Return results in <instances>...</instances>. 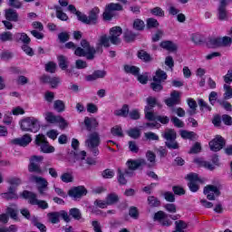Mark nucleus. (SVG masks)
Here are the masks:
<instances>
[{
	"label": "nucleus",
	"mask_w": 232,
	"mask_h": 232,
	"mask_svg": "<svg viewBox=\"0 0 232 232\" xmlns=\"http://www.w3.org/2000/svg\"><path fill=\"white\" fill-rule=\"evenodd\" d=\"M68 10L71 14H74V15L77 16L78 21H81L83 24H89L92 26L99 24V14H101V9L97 6L90 10L88 15L82 14V12L78 11L73 5H69Z\"/></svg>",
	"instance_id": "f257e3e1"
},
{
	"label": "nucleus",
	"mask_w": 232,
	"mask_h": 232,
	"mask_svg": "<svg viewBox=\"0 0 232 232\" xmlns=\"http://www.w3.org/2000/svg\"><path fill=\"white\" fill-rule=\"evenodd\" d=\"M152 220L161 227H171L173 226L172 220H179V215H168L163 210H159L153 214Z\"/></svg>",
	"instance_id": "f03ea898"
},
{
	"label": "nucleus",
	"mask_w": 232,
	"mask_h": 232,
	"mask_svg": "<svg viewBox=\"0 0 232 232\" xmlns=\"http://www.w3.org/2000/svg\"><path fill=\"white\" fill-rule=\"evenodd\" d=\"M20 197L24 198V200H28L31 206H38L41 209H48V202L45 200L37 199V194L29 190H24Z\"/></svg>",
	"instance_id": "7ed1b4c3"
},
{
	"label": "nucleus",
	"mask_w": 232,
	"mask_h": 232,
	"mask_svg": "<svg viewBox=\"0 0 232 232\" xmlns=\"http://www.w3.org/2000/svg\"><path fill=\"white\" fill-rule=\"evenodd\" d=\"M20 128L22 131H30L31 133H37L41 129L39 125V120L34 117H27L21 121Z\"/></svg>",
	"instance_id": "20e7f679"
},
{
	"label": "nucleus",
	"mask_w": 232,
	"mask_h": 232,
	"mask_svg": "<svg viewBox=\"0 0 232 232\" xmlns=\"http://www.w3.org/2000/svg\"><path fill=\"white\" fill-rule=\"evenodd\" d=\"M163 139H165V146L169 150H179V142H177V131L173 129H167L162 134Z\"/></svg>",
	"instance_id": "39448f33"
},
{
	"label": "nucleus",
	"mask_w": 232,
	"mask_h": 232,
	"mask_svg": "<svg viewBox=\"0 0 232 232\" xmlns=\"http://www.w3.org/2000/svg\"><path fill=\"white\" fill-rule=\"evenodd\" d=\"M148 164L146 162V160L144 159H139V160H129L126 162V166L128 169H125V174L129 175L131 177L133 175V172L131 171H137V169H140V168H144Z\"/></svg>",
	"instance_id": "423d86ee"
},
{
	"label": "nucleus",
	"mask_w": 232,
	"mask_h": 232,
	"mask_svg": "<svg viewBox=\"0 0 232 232\" xmlns=\"http://www.w3.org/2000/svg\"><path fill=\"white\" fill-rule=\"evenodd\" d=\"M186 179L188 180V189H190L192 193H197V191L200 189V186L197 183L202 182V179L198 177V174L190 172L187 175Z\"/></svg>",
	"instance_id": "0eeeda50"
},
{
	"label": "nucleus",
	"mask_w": 232,
	"mask_h": 232,
	"mask_svg": "<svg viewBox=\"0 0 232 232\" xmlns=\"http://www.w3.org/2000/svg\"><path fill=\"white\" fill-rule=\"evenodd\" d=\"M44 160V157L43 156H33L31 158V162L28 165V171L30 173H37L38 175H43L44 171L43 169H41V165L35 163V162H43Z\"/></svg>",
	"instance_id": "6e6552de"
},
{
	"label": "nucleus",
	"mask_w": 232,
	"mask_h": 232,
	"mask_svg": "<svg viewBox=\"0 0 232 232\" xmlns=\"http://www.w3.org/2000/svg\"><path fill=\"white\" fill-rule=\"evenodd\" d=\"M123 7L121 4L111 3L106 5L105 12L103 13V19L105 21H111L113 14L111 12H122Z\"/></svg>",
	"instance_id": "1a4fd4ad"
},
{
	"label": "nucleus",
	"mask_w": 232,
	"mask_h": 232,
	"mask_svg": "<svg viewBox=\"0 0 232 232\" xmlns=\"http://www.w3.org/2000/svg\"><path fill=\"white\" fill-rule=\"evenodd\" d=\"M211 151H220L226 148V140L221 135H216L215 138L208 142Z\"/></svg>",
	"instance_id": "9d476101"
},
{
	"label": "nucleus",
	"mask_w": 232,
	"mask_h": 232,
	"mask_svg": "<svg viewBox=\"0 0 232 232\" xmlns=\"http://www.w3.org/2000/svg\"><path fill=\"white\" fill-rule=\"evenodd\" d=\"M88 195V189L84 186H77L72 187L68 190V196L73 200H77V198H82V197H86Z\"/></svg>",
	"instance_id": "9b49d317"
},
{
	"label": "nucleus",
	"mask_w": 232,
	"mask_h": 232,
	"mask_svg": "<svg viewBox=\"0 0 232 232\" xmlns=\"http://www.w3.org/2000/svg\"><path fill=\"white\" fill-rule=\"evenodd\" d=\"M33 180L37 184V191L39 195L44 197L46 191H48V180L39 176H33Z\"/></svg>",
	"instance_id": "f8f14e48"
},
{
	"label": "nucleus",
	"mask_w": 232,
	"mask_h": 232,
	"mask_svg": "<svg viewBox=\"0 0 232 232\" xmlns=\"http://www.w3.org/2000/svg\"><path fill=\"white\" fill-rule=\"evenodd\" d=\"M110 41L111 44L118 45L121 44V35H122V27L114 26L110 29Z\"/></svg>",
	"instance_id": "ddd939ff"
},
{
	"label": "nucleus",
	"mask_w": 232,
	"mask_h": 232,
	"mask_svg": "<svg viewBox=\"0 0 232 232\" xmlns=\"http://www.w3.org/2000/svg\"><path fill=\"white\" fill-rule=\"evenodd\" d=\"M204 195H207L208 200H215L216 197H220V189L215 185H207L203 189Z\"/></svg>",
	"instance_id": "4468645a"
},
{
	"label": "nucleus",
	"mask_w": 232,
	"mask_h": 232,
	"mask_svg": "<svg viewBox=\"0 0 232 232\" xmlns=\"http://www.w3.org/2000/svg\"><path fill=\"white\" fill-rule=\"evenodd\" d=\"M40 81L44 84H50L53 90L59 88V84H61V78L55 76L51 77L45 74L40 78Z\"/></svg>",
	"instance_id": "2eb2a0df"
},
{
	"label": "nucleus",
	"mask_w": 232,
	"mask_h": 232,
	"mask_svg": "<svg viewBox=\"0 0 232 232\" xmlns=\"http://www.w3.org/2000/svg\"><path fill=\"white\" fill-rule=\"evenodd\" d=\"M101 145V136H99V132L94 131L89 134L88 139L85 140V146L89 148H99Z\"/></svg>",
	"instance_id": "dca6fc26"
},
{
	"label": "nucleus",
	"mask_w": 232,
	"mask_h": 232,
	"mask_svg": "<svg viewBox=\"0 0 232 232\" xmlns=\"http://www.w3.org/2000/svg\"><path fill=\"white\" fill-rule=\"evenodd\" d=\"M32 142V135L24 134L21 138H15L11 140V144L14 146H20L21 148H26Z\"/></svg>",
	"instance_id": "f3484780"
},
{
	"label": "nucleus",
	"mask_w": 232,
	"mask_h": 232,
	"mask_svg": "<svg viewBox=\"0 0 232 232\" xmlns=\"http://www.w3.org/2000/svg\"><path fill=\"white\" fill-rule=\"evenodd\" d=\"M81 46L85 52H87V59L89 61H92V59H95V48L90 45V42H88V40L82 39L81 41Z\"/></svg>",
	"instance_id": "a211bd4d"
},
{
	"label": "nucleus",
	"mask_w": 232,
	"mask_h": 232,
	"mask_svg": "<svg viewBox=\"0 0 232 232\" xmlns=\"http://www.w3.org/2000/svg\"><path fill=\"white\" fill-rule=\"evenodd\" d=\"M227 0H221L218 8V17L219 21H226L227 19Z\"/></svg>",
	"instance_id": "6ab92c4d"
},
{
	"label": "nucleus",
	"mask_w": 232,
	"mask_h": 232,
	"mask_svg": "<svg viewBox=\"0 0 232 232\" xmlns=\"http://www.w3.org/2000/svg\"><path fill=\"white\" fill-rule=\"evenodd\" d=\"M83 124L87 131H92V130H97V128H99V121L96 118H90L86 116L84 118Z\"/></svg>",
	"instance_id": "aec40b11"
},
{
	"label": "nucleus",
	"mask_w": 232,
	"mask_h": 232,
	"mask_svg": "<svg viewBox=\"0 0 232 232\" xmlns=\"http://www.w3.org/2000/svg\"><path fill=\"white\" fill-rule=\"evenodd\" d=\"M160 47L167 52L174 53L179 50V46L171 40H164L160 43Z\"/></svg>",
	"instance_id": "412c9836"
},
{
	"label": "nucleus",
	"mask_w": 232,
	"mask_h": 232,
	"mask_svg": "<svg viewBox=\"0 0 232 232\" xmlns=\"http://www.w3.org/2000/svg\"><path fill=\"white\" fill-rule=\"evenodd\" d=\"M5 18L6 21L17 23L19 21V14L14 8H7L5 10Z\"/></svg>",
	"instance_id": "4be33fe9"
},
{
	"label": "nucleus",
	"mask_w": 232,
	"mask_h": 232,
	"mask_svg": "<svg viewBox=\"0 0 232 232\" xmlns=\"http://www.w3.org/2000/svg\"><path fill=\"white\" fill-rule=\"evenodd\" d=\"M104 77H106V71L96 70L92 74L87 75L85 80L88 82H93V81H97V79H104Z\"/></svg>",
	"instance_id": "5701e85b"
},
{
	"label": "nucleus",
	"mask_w": 232,
	"mask_h": 232,
	"mask_svg": "<svg viewBox=\"0 0 232 232\" xmlns=\"http://www.w3.org/2000/svg\"><path fill=\"white\" fill-rule=\"evenodd\" d=\"M194 163L197 164L198 168H205V169H208L209 171H213L215 169V166L213 164L209 161L204 160L202 158L195 159Z\"/></svg>",
	"instance_id": "b1692460"
},
{
	"label": "nucleus",
	"mask_w": 232,
	"mask_h": 232,
	"mask_svg": "<svg viewBox=\"0 0 232 232\" xmlns=\"http://www.w3.org/2000/svg\"><path fill=\"white\" fill-rule=\"evenodd\" d=\"M69 157L73 162H77V160H85L86 152L85 150H82L80 152H78V150H71L69 152Z\"/></svg>",
	"instance_id": "393cba45"
},
{
	"label": "nucleus",
	"mask_w": 232,
	"mask_h": 232,
	"mask_svg": "<svg viewBox=\"0 0 232 232\" xmlns=\"http://www.w3.org/2000/svg\"><path fill=\"white\" fill-rule=\"evenodd\" d=\"M168 79V73L162 71V69H158L155 72V75L152 78L154 82H164Z\"/></svg>",
	"instance_id": "a878e982"
},
{
	"label": "nucleus",
	"mask_w": 232,
	"mask_h": 232,
	"mask_svg": "<svg viewBox=\"0 0 232 232\" xmlns=\"http://www.w3.org/2000/svg\"><path fill=\"white\" fill-rule=\"evenodd\" d=\"M137 57L143 63H151V61H153L151 54L142 49L137 52Z\"/></svg>",
	"instance_id": "bb28decb"
},
{
	"label": "nucleus",
	"mask_w": 232,
	"mask_h": 232,
	"mask_svg": "<svg viewBox=\"0 0 232 232\" xmlns=\"http://www.w3.org/2000/svg\"><path fill=\"white\" fill-rule=\"evenodd\" d=\"M59 68L62 69L63 72L67 70L70 63L68 62V58L63 54L57 57Z\"/></svg>",
	"instance_id": "cd10ccee"
},
{
	"label": "nucleus",
	"mask_w": 232,
	"mask_h": 232,
	"mask_svg": "<svg viewBox=\"0 0 232 232\" xmlns=\"http://www.w3.org/2000/svg\"><path fill=\"white\" fill-rule=\"evenodd\" d=\"M130 114V105L128 104H123L121 109L117 110L114 111V115H116V117H128V115Z\"/></svg>",
	"instance_id": "c85d7f7f"
},
{
	"label": "nucleus",
	"mask_w": 232,
	"mask_h": 232,
	"mask_svg": "<svg viewBox=\"0 0 232 232\" xmlns=\"http://www.w3.org/2000/svg\"><path fill=\"white\" fill-rule=\"evenodd\" d=\"M123 70L125 73H131V75L137 76L139 73H140V68L135 66V65H128L125 64L123 66Z\"/></svg>",
	"instance_id": "c756f323"
},
{
	"label": "nucleus",
	"mask_w": 232,
	"mask_h": 232,
	"mask_svg": "<svg viewBox=\"0 0 232 232\" xmlns=\"http://www.w3.org/2000/svg\"><path fill=\"white\" fill-rule=\"evenodd\" d=\"M206 46L213 49V48H220V37L218 38H208L206 42Z\"/></svg>",
	"instance_id": "7c9ffc66"
},
{
	"label": "nucleus",
	"mask_w": 232,
	"mask_h": 232,
	"mask_svg": "<svg viewBox=\"0 0 232 232\" xmlns=\"http://www.w3.org/2000/svg\"><path fill=\"white\" fill-rule=\"evenodd\" d=\"M147 105L145 106L144 111H151L155 106H157V98L149 96L146 100Z\"/></svg>",
	"instance_id": "2f4dec72"
},
{
	"label": "nucleus",
	"mask_w": 232,
	"mask_h": 232,
	"mask_svg": "<svg viewBox=\"0 0 232 232\" xmlns=\"http://www.w3.org/2000/svg\"><path fill=\"white\" fill-rule=\"evenodd\" d=\"M15 37L17 43H19V41L24 43V44H30V43H32V39L28 37V34H26V33H18L15 34Z\"/></svg>",
	"instance_id": "473e14b6"
},
{
	"label": "nucleus",
	"mask_w": 232,
	"mask_h": 232,
	"mask_svg": "<svg viewBox=\"0 0 232 232\" xmlns=\"http://www.w3.org/2000/svg\"><path fill=\"white\" fill-rule=\"evenodd\" d=\"M133 30L136 32H143L144 28H146V24L139 18L135 19L132 24Z\"/></svg>",
	"instance_id": "72a5a7b5"
},
{
	"label": "nucleus",
	"mask_w": 232,
	"mask_h": 232,
	"mask_svg": "<svg viewBox=\"0 0 232 232\" xmlns=\"http://www.w3.org/2000/svg\"><path fill=\"white\" fill-rule=\"evenodd\" d=\"M198 104L200 111H213V108L202 98L198 99Z\"/></svg>",
	"instance_id": "f704fd0d"
},
{
	"label": "nucleus",
	"mask_w": 232,
	"mask_h": 232,
	"mask_svg": "<svg viewBox=\"0 0 232 232\" xmlns=\"http://www.w3.org/2000/svg\"><path fill=\"white\" fill-rule=\"evenodd\" d=\"M46 142H48V140L44 134L40 133L35 136L34 144L35 146H38V148H41Z\"/></svg>",
	"instance_id": "c9c22d12"
},
{
	"label": "nucleus",
	"mask_w": 232,
	"mask_h": 232,
	"mask_svg": "<svg viewBox=\"0 0 232 232\" xmlns=\"http://www.w3.org/2000/svg\"><path fill=\"white\" fill-rule=\"evenodd\" d=\"M147 202L150 208H160V200L155 196H149Z\"/></svg>",
	"instance_id": "e433bc0d"
},
{
	"label": "nucleus",
	"mask_w": 232,
	"mask_h": 232,
	"mask_svg": "<svg viewBox=\"0 0 232 232\" xmlns=\"http://www.w3.org/2000/svg\"><path fill=\"white\" fill-rule=\"evenodd\" d=\"M53 108L58 113H63L66 110V104L63 100H56L54 101Z\"/></svg>",
	"instance_id": "4c0bfd02"
},
{
	"label": "nucleus",
	"mask_w": 232,
	"mask_h": 232,
	"mask_svg": "<svg viewBox=\"0 0 232 232\" xmlns=\"http://www.w3.org/2000/svg\"><path fill=\"white\" fill-rule=\"evenodd\" d=\"M175 230L172 232H184V229H188V223L184 220L175 221Z\"/></svg>",
	"instance_id": "58836bf2"
},
{
	"label": "nucleus",
	"mask_w": 232,
	"mask_h": 232,
	"mask_svg": "<svg viewBox=\"0 0 232 232\" xmlns=\"http://www.w3.org/2000/svg\"><path fill=\"white\" fill-rule=\"evenodd\" d=\"M188 105L190 108L191 111H188V115H195V113H197V108H198V104L197 102L195 100H193V98H188L187 100Z\"/></svg>",
	"instance_id": "ea45409f"
},
{
	"label": "nucleus",
	"mask_w": 232,
	"mask_h": 232,
	"mask_svg": "<svg viewBox=\"0 0 232 232\" xmlns=\"http://www.w3.org/2000/svg\"><path fill=\"white\" fill-rule=\"evenodd\" d=\"M108 206H113V204H117L119 202V196L115 193H110L105 198Z\"/></svg>",
	"instance_id": "a19ab883"
},
{
	"label": "nucleus",
	"mask_w": 232,
	"mask_h": 232,
	"mask_svg": "<svg viewBox=\"0 0 232 232\" xmlns=\"http://www.w3.org/2000/svg\"><path fill=\"white\" fill-rule=\"evenodd\" d=\"M40 151L42 153H53L55 151V148L50 145L49 141H46L40 147Z\"/></svg>",
	"instance_id": "79ce46f5"
},
{
	"label": "nucleus",
	"mask_w": 232,
	"mask_h": 232,
	"mask_svg": "<svg viewBox=\"0 0 232 232\" xmlns=\"http://www.w3.org/2000/svg\"><path fill=\"white\" fill-rule=\"evenodd\" d=\"M0 197L5 200H18L19 195L17 193H11V192H3L0 194Z\"/></svg>",
	"instance_id": "37998d69"
},
{
	"label": "nucleus",
	"mask_w": 232,
	"mask_h": 232,
	"mask_svg": "<svg viewBox=\"0 0 232 232\" xmlns=\"http://www.w3.org/2000/svg\"><path fill=\"white\" fill-rule=\"evenodd\" d=\"M6 213H7V215H9V217H10V218H12V220H15V222H19V217H18L19 210L18 209H14V208L8 207L6 208Z\"/></svg>",
	"instance_id": "c03bdc74"
},
{
	"label": "nucleus",
	"mask_w": 232,
	"mask_h": 232,
	"mask_svg": "<svg viewBox=\"0 0 232 232\" xmlns=\"http://www.w3.org/2000/svg\"><path fill=\"white\" fill-rule=\"evenodd\" d=\"M56 10V17L57 19H59L60 21H68V19H70L68 17V14H66V13L63 12V7L61 6H56L55 7Z\"/></svg>",
	"instance_id": "a18cd8bd"
},
{
	"label": "nucleus",
	"mask_w": 232,
	"mask_h": 232,
	"mask_svg": "<svg viewBox=\"0 0 232 232\" xmlns=\"http://www.w3.org/2000/svg\"><path fill=\"white\" fill-rule=\"evenodd\" d=\"M137 35H139L137 33H134L133 31H128L124 34V41L125 43H133L135 39H137Z\"/></svg>",
	"instance_id": "49530a36"
},
{
	"label": "nucleus",
	"mask_w": 232,
	"mask_h": 232,
	"mask_svg": "<svg viewBox=\"0 0 232 232\" xmlns=\"http://www.w3.org/2000/svg\"><path fill=\"white\" fill-rule=\"evenodd\" d=\"M180 137H181V139H188V140H195V139L197 137V133H195L194 131L181 130Z\"/></svg>",
	"instance_id": "de8ad7c7"
},
{
	"label": "nucleus",
	"mask_w": 232,
	"mask_h": 232,
	"mask_svg": "<svg viewBox=\"0 0 232 232\" xmlns=\"http://www.w3.org/2000/svg\"><path fill=\"white\" fill-rule=\"evenodd\" d=\"M7 184L14 187V188H19L23 184V179H21L18 177H10L7 179Z\"/></svg>",
	"instance_id": "09e8293b"
},
{
	"label": "nucleus",
	"mask_w": 232,
	"mask_h": 232,
	"mask_svg": "<svg viewBox=\"0 0 232 232\" xmlns=\"http://www.w3.org/2000/svg\"><path fill=\"white\" fill-rule=\"evenodd\" d=\"M51 224H59L61 222V214L59 212H51L48 214Z\"/></svg>",
	"instance_id": "8fccbe9b"
},
{
	"label": "nucleus",
	"mask_w": 232,
	"mask_h": 232,
	"mask_svg": "<svg viewBox=\"0 0 232 232\" xmlns=\"http://www.w3.org/2000/svg\"><path fill=\"white\" fill-rule=\"evenodd\" d=\"M0 41L2 43H6L8 41H14V34H12V32H10V31L2 33L0 34Z\"/></svg>",
	"instance_id": "3c124183"
},
{
	"label": "nucleus",
	"mask_w": 232,
	"mask_h": 232,
	"mask_svg": "<svg viewBox=\"0 0 232 232\" xmlns=\"http://www.w3.org/2000/svg\"><path fill=\"white\" fill-rule=\"evenodd\" d=\"M117 173L119 184H121V186H126V184H128V179L124 177V175H126V171L122 172L121 169H118Z\"/></svg>",
	"instance_id": "603ef678"
},
{
	"label": "nucleus",
	"mask_w": 232,
	"mask_h": 232,
	"mask_svg": "<svg viewBox=\"0 0 232 232\" xmlns=\"http://www.w3.org/2000/svg\"><path fill=\"white\" fill-rule=\"evenodd\" d=\"M127 135L130 137V139H140V130L137 128H131L127 131Z\"/></svg>",
	"instance_id": "864d4df0"
},
{
	"label": "nucleus",
	"mask_w": 232,
	"mask_h": 232,
	"mask_svg": "<svg viewBox=\"0 0 232 232\" xmlns=\"http://www.w3.org/2000/svg\"><path fill=\"white\" fill-rule=\"evenodd\" d=\"M111 133L113 137H124V132H122V127L116 125L111 129Z\"/></svg>",
	"instance_id": "5fc2aeb1"
},
{
	"label": "nucleus",
	"mask_w": 232,
	"mask_h": 232,
	"mask_svg": "<svg viewBox=\"0 0 232 232\" xmlns=\"http://www.w3.org/2000/svg\"><path fill=\"white\" fill-rule=\"evenodd\" d=\"M45 121L46 122H49V124H56L59 121V116L53 115V112H47L45 114Z\"/></svg>",
	"instance_id": "6e6d98bb"
},
{
	"label": "nucleus",
	"mask_w": 232,
	"mask_h": 232,
	"mask_svg": "<svg viewBox=\"0 0 232 232\" xmlns=\"http://www.w3.org/2000/svg\"><path fill=\"white\" fill-rule=\"evenodd\" d=\"M69 215L74 218V220H81L82 215L81 214V210L77 208H71L69 210Z\"/></svg>",
	"instance_id": "4d7b16f0"
},
{
	"label": "nucleus",
	"mask_w": 232,
	"mask_h": 232,
	"mask_svg": "<svg viewBox=\"0 0 232 232\" xmlns=\"http://www.w3.org/2000/svg\"><path fill=\"white\" fill-rule=\"evenodd\" d=\"M223 88L225 91L223 94L224 100L229 101V99H232V88L227 84H224Z\"/></svg>",
	"instance_id": "13d9d810"
},
{
	"label": "nucleus",
	"mask_w": 232,
	"mask_h": 232,
	"mask_svg": "<svg viewBox=\"0 0 232 232\" xmlns=\"http://www.w3.org/2000/svg\"><path fill=\"white\" fill-rule=\"evenodd\" d=\"M98 43L102 44L104 48H110V43H111V41H110V36L108 37V35L103 34L100 37Z\"/></svg>",
	"instance_id": "bf43d9fd"
},
{
	"label": "nucleus",
	"mask_w": 232,
	"mask_h": 232,
	"mask_svg": "<svg viewBox=\"0 0 232 232\" xmlns=\"http://www.w3.org/2000/svg\"><path fill=\"white\" fill-rule=\"evenodd\" d=\"M160 24H159V21L155 18H148L147 19V28L150 30L151 28H159Z\"/></svg>",
	"instance_id": "052dcab7"
},
{
	"label": "nucleus",
	"mask_w": 232,
	"mask_h": 232,
	"mask_svg": "<svg viewBox=\"0 0 232 232\" xmlns=\"http://www.w3.org/2000/svg\"><path fill=\"white\" fill-rule=\"evenodd\" d=\"M55 70H57V63L54 62H48L45 64V72H48V73H55Z\"/></svg>",
	"instance_id": "680f3d73"
},
{
	"label": "nucleus",
	"mask_w": 232,
	"mask_h": 232,
	"mask_svg": "<svg viewBox=\"0 0 232 232\" xmlns=\"http://www.w3.org/2000/svg\"><path fill=\"white\" fill-rule=\"evenodd\" d=\"M139 208H137V207L132 206L129 208V216L130 218L137 220L139 218Z\"/></svg>",
	"instance_id": "e2e57ef3"
},
{
	"label": "nucleus",
	"mask_w": 232,
	"mask_h": 232,
	"mask_svg": "<svg viewBox=\"0 0 232 232\" xmlns=\"http://www.w3.org/2000/svg\"><path fill=\"white\" fill-rule=\"evenodd\" d=\"M150 14L152 15H156V17H164L165 14H164V10H162V8L156 6L152 9H150Z\"/></svg>",
	"instance_id": "0e129e2a"
},
{
	"label": "nucleus",
	"mask_w": 232,
	"mask_h": 232,
	"mask_svg": "<svg viewBox=\"0 0 232 232\" xmlns=\"http://www.w3.org/2000/svg\"><path fill=\"white\" fill-rule=\"evenodd\" d=\"M129 117L131 121H139L140 119V111H139V109H133L129 111Z\"/></svg>",
	"instance_id": "69168bd1"
},
{
	"label": "nucleus",
	"mask_w": 232,
	"mask_h": 232,
	"mask_svg": "<svg viewBox=\"0 0 232 232\" xmlns=\"http://www.w3.org/2000/svg\"><path fill=\"white\" fill-rule=\"evenodd\" d=\"M218 102L226 111H232V105L229 102L218 100Z\"/></svg>",
	"instance_id": "338daca9"
},
{
	"label": "nucleus",
	"mask_w": 232,
	"mask_h": 232,
	"mask_svg": "<svg viewBox=\"0 0 232 232\" xmlns=\"http://www.w3.org/2000/svg\"><path fill=\"white\" fill-rule=\"evenodd\" d=\"M232 44V37L229 36H224L220 38V46H229Z\"/></svg>",
	"instance_id": "774afa93"
}]
</instances>
